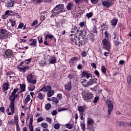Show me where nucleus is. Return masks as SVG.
I'll return each mask as SVG.
<instances>
[{
  "label": "nucleus",
  "instance_id": "obj_16",
  "mask_svg": "<svg viewBox=\"0 0 131 131\" xmlns=\"http://www.w3.org/2000/svg\"><path fill=\"white\" fill-rule=\"evenodd\" d=\"M65 90L68 92H70L72 89V85L71 81L69 82L66 85L64 86Z\"/></svg>",
  "mask_w": 131,
  "mask_h": 131
},
{
  "label": "nucleus",
  "instance_id": "obj_63",
  "mask_svg": "<svg viewBox=\"0 0 131 131\" xmlns=\"http://www.w3.org/2000/svg\"><path fill=\"white\" fill-rule=\"evenodd\" d=\"M57 113H58V112H57V111L55 110V111H53L52 112V114L53 115H56Z\"/></svg>",
  "mask_w": 131,
  "mask_h": 131
},
{
  "label": "nucleus",
  "instance_id": "obj_31",
  "mask_svg": "<svg viewBox=\"0 0 131 131\" xmlns=\"http://www.w3.org/2000/svg\"><path fill=\"white\" fill-rule=\"evenodd\" d=\"M53 95H54V90H50L47 93V97L48 98H51Z\"/></svg>",
  "mask_w": 131,
  "mask_h": 131
},
{
  "label": "nucleus",
  "instance_id": "obj_42",
  "mask_svg": "<svg viewBox=\"0 0 131 131\" xmlns=\"http://www.w3.org/2000/svg\"><path fill=\"white\" fill-rule=\"evenodd\" d=\"M86 16L88 17V18H91V17H93V13L90 12L89 13H87Z\"/></svg>",
  "mask_w": 131,
  "mask_h": 131
},
{
  "label": "nucleus",
  "instance_id": "obj_30",
  "mask_svg": "<svg viewBox=\"0 0 131 131\" xmlns=\"http://www.w3.org/2000/svg\"><path fill=\"white\" fill-rule=\"evenodd\" d=\"M30 101V95H28L26 98L24 100V103L26 105H27V103Z\"/></svg>",
  "mask_w": 131,
  "mask_h": 131
},
{
  "label": "nucleus",
  "instance_id": "obj_6",
  "mask_svg": "<svg viewBox=\"0 0 131 131\" xmlns=\"http://www.w3.org/2000/svg\"><path fill=\"white\" fill-rule=\"evenodd\" d=\"M102 43L103 45L104 48H105L106 51H109L110 49H111V43H110V41L107 39H104L102 40Z\"/></svg>",
  "mask_w": 131,
  "mask_h": 131
},
{
  "label": "nucleus",
  "instance_id": "obj_41",
  "mask_svg": "<svg viewBox=\"0 0 131 131\" xmlns=\"http://www.w3.org/2000/svg\"><path fill=\"white\" fill-rule=\"evenodd\" d=\"M54 128H55V129H59L60 128V124H55L54 125Z\"/></svg>",
  "mask_w": 131,
  "mask_h": 131
},
{
  "label": "nucleus",
  "instance_id": "obj_1",
  "mask_svg": "<svg viewBox=\"0 0 131 131\" xmlns=\"http://www.w3.org/2000/svg\"><path fill=\"white\" fill-rule=\"evenodd\" d=\"M18 91V89H14L11 95L9 97L11 102L9 108H10L12 113L10 112L8 115H13L14 112H15V100L18 98V94H16V92Z\"/></svg>",
  "mask_w": 131,
  "mask_h": 131
},
{
  "label": "nucleus",
  "instance_id": "obj_33",
  "mask_svg": "<svg viewBox=\"0 0 131 131\" xmlns=\"http://www.w3.org/2000/svg\"><path fill=\"white\" fill-rule=\"evenodd\" d=\"M45 108L46 110H51L52 109V105L50 103H47L45 105Z\"/></svg>",
  "mask_w": 131,
  "mask_h": 131
},
{
  "label": "nucleus",
  "instance_id": "obj_36",
  "mask_svg": "<svg viewBox=\"0 0 131 131\" xmlns=\"http://www.w3.org/2000/svg\"><path fill=\"white\" fill-rule=\"evenodd\" d=\"M41 127H43V128H47L49 125H48V123L43 122L42 123H41Z\"/></svg>",
  "mask_w": 131,
  "mask_h": 131
},
{
  "label": "nucleus",
  "instance_id": "obj_60",
  "mask_svg": "<svg viewBox=\"0 0 131 131\" xmlns=\"http://www.w3.org/2000/svg\"><path fill=\"white\" fill-rule=\"evenodd\" d=\"M23 26H24V24H23V23H20V24H19V25H18V28L21 29V28H22V27H23Z\"/></svg>",
  "mask_w": 131,
  "mask_h": 131
},
{
  "label": "nucleus",
  "instance_id": "obj_27",
  "mask_svg": "<svg viewBox=\"0 0 131 131\" xmlns=\"http://www.w3.org/2000/svg\"><path fill=\"white\" fill-rule=\"evenodd\" d=\"M80 126L82 130H85V124L84 123V121L80 122Z\"/></svg>",
  "mask_w": 131,
  "mask_h": 131
},
{
  "label": "nucleus",
  "instance_id": "obj_51",
  "mask_svg": "<svg viewBox=\"0 0 131 131\" xmlns=\"http://www.w3.org/2000/svg\"><path fill=\"white\" fill-rule=\"evenodd\" d=\"M0 111H1L2 113H5V107H4V106H1L0 107Z\"/></svg>",
  "mask_w": 131,
  "mask_h": 131
},
{
  "label": "nucleus",
  "instance_id": "obj_49",
  "mask_svg": "<svg viewBox=\"0 0 131 131\" xmlns=\"http://www.w3.org/2000/svg\"><path fill=\"white\" fill-rule=\"evenodd\" d=\"M37 23H38V21L37 20H34L33 23L32 24V26H35V25H36Z\"/></svg>",
  "mask_w": 131,
  "mask_h": 131
},
{
  "label": "nucleus",
  "instance_id": "obj_50",
  "mask_svg": "<svg viewBox=\"0 0 131 131\" xmlns=\"http://www.w3.org/2000/svg\"><path fill=\"white\" fill-rule=\"evenodd\" d=\"M43 121V118L42 117H39L37 120V122H40L41 121Z\"/></svg>",
  "mask_w": 131,
  "mask_h": 131
},
{
  "label": "nucleus",
  "instance_id": "obj_46",
  "mask_svg": "<svg viewBox=\"0 0 131 131\" xmlns=\"http://www.w3.org/2000/svg\"><path fill=\"white\" fill-rule=\"evenodd\" d=\"M34 1L36 4H40L43 2V0H34Z\"/></svg>",
  "mask_w": 131,
  "mask_h": 131
},
{
  "label": "nucleus",
  "instance_id": "obj_64",
  "mask_svg": "<svg viewBox=\"0 0 131 131\" xmlns=\"http://www.w3.org/2000/svg\"><path fill=\"white\" fill-rule=\"evenodd\" d=\"M47 36L50 39H52L54 37V36L52 35H47Z\"/></svg>",
  "mask_w": 131,
  "mask_h": 131
},
{
  "label": "nucleus",
  "instance_id": "obj_9",
  "mask_svg": "<svg viewBox=\"0 0 131 131\" xmlns=\"http://www.w3.org/2000/svg\"><path fill=\"white\" fill-rule=\"evenodd\" d=\"M27 79L29 83H32L35 84L36 83V80L33 79V76L32 74H29L27 76Z\"/></svg>",
  "mask_w": 131,
  "mask_h": 131
},
{
  "label": "nucleus",
  "instance_id": "obj_40",
  "mask_svg": "<svg viewBox=\"0 0 131 131\" xmlns=\"http://www.w3.org/2000/svg\"><path fill=\"white\" fill-rule=\"evenodd\" d=\"M127 81L129 84H131V76H130V75L128 76Z\"/></svg>",
  "mask_w": 131,
  "mask_h": 131
},
{
  "label": "nucleus",
  "instance_id": "obj_12",
  "mask_svg": "<svg viewBox=\"0 0 131 131\" xmlns=\"http://www.w3.org/2000/svg\"><path fill=\"white\" fill-rule=\"evenodd\" d=\"M52 90V86L50 85H44L39 91V92H46V93Z\"/></svg>",
  "mask_w": 131,
  "mask_h": 131
},
{
  "label": "nucleus",
  "instance_id": "obj_61",
  "mask_svg": "<svg viewBox=\"0 0 131 131\" xmlns=\"http://www.w3.org/2000/svg\"><path fill=\"white\" fill-rule=\"evenodd\" d=\"M46 120L48 121V122H51L52 121V119L51 118L47 117Z\"/></svg>",
  "mask_w": 131,
  "mask_h": 131
},
{
  "label": "nucleus",
  "instance_id": "obj_21",
  "mask_svg": "<svg viewBox=\"0 0 131 131\" xmlns=\"http://www.w3.org/2000/svg\"><path fill=\"white\" fill-rule=\"evenodd\" d=\"M77 60V57H73L70 60V64L71 65H74L75 64L76 61Z\"/></svg>",
  "mask_w": 131,
  "mask_h": 131
},
{
  "label": "nucleus",
  "instance_id": "obj_2",
  "mask_svg": "<svg viewBox=\"0 0 131 131\" xmlns=\"http://www.w3.org/2000/svg\"><path fill=\"white\" fill-rule=\"evenodd\" d=\"M64 12V5H57L52 11V16H57L59 15L60 13Z\"/></svg>",
  "mask_w": 131,
  "mask_h": 131
},
{
  "label": "nucleus",
  "instance_id": "obj_22",
  "mask_svg": "<svg viewBox=\"0 0 131 131\" xmlns=\"http://www.w3.org/2000/svg\"><path fill=\"white\" fill-rule=\"evenodd\" d=\"M46 17H47V12L44 11L41 13L40 19L41 21H43L46 19Z\"/></svg>",
  "mask_w": 131,
  "mask_h": 131
},
{
  "label": "nucleus",
  "instance_id": "obj_13",
  "mask_svg": "<svg viewBox=\"0 0 131 131\" xmlns=\"http://www.w3.org/2000/svg\"><path fill=\"white\" fill-rule=\"evenodd\" d=\"M23 63L21 62V64L19 65V66H21V67H19V69H20V71H21L22 72H26L28 69H29V66H22V64Z\"/></svg>",
  "mask_w": 131,
  "mask_h": 131
},
{
  "label": "nucleus",
  "instance_id": "obj_3",
  "mask_svg": "<svg viewBox=\"0 0 131 131\" xmlns=\"http://www.w3.org/2000/svg\"><path fill=\"white\" fill-rule=\"evenodd\" d=\"M95 121L91 118H89L87 120V129L90 131H95Z\"/></svg>",
  "mask_w": 131,
  "mask_h": 131
},
{
  "label": "nucleus",
  "instance_id": "obj_58",
  "mask_svg": "<svg viewBox=\"0 0 131 131\" xmlns=\"http://www.w3.org/2000/svg\"><path fill=\"white\" fill-rule=\"evenodd\" d=\"M81 56L82 57H85L86 56V52H85V51L82 52L81 54Z\"/></svg>",
  "mask_w": 131,
  "mask_h": 131
},
{
  "label": "nucleus",
  "instance_id": "obj_24",
  "mask_svg": "<svg viewBox=\"0 0 131 131\" xmlns=\"http://www.w3.org/2000/svg\"><path fill=\"white\" fill-rule=\"evenodd\" d=\"M78 110L79 112V114H83V113L84 112V107L82 106H79L78 107Z\"/></svg>",
  "mask_w": 131,
  "mask_h": 131
},
{
  "label": "nucleus",
  "instance_id": "obj_38",
  "mask_svg": "<svg viewBox=\"0 0 131 131\" xmlns=\"http://www.w3.org/2000/svg\"><path fill=\"white\" fill-rule=\"evenodd\" d=\"M73 6V4H72V3H70L67 6V9L69 10H71V7H72Z\"/></svg>",
  "mask_w": 131,
  "mask_h": 131
},
{
  "label": "nucleus",
  "instance_id": "obj_59",
  "mask_svg": "<svg viewBox=\"0 0 131 131\" xmlns=\"http://www.w3.org/2000/svg\"><path fill=\"white\" fill-rule=\"evenodd\" d=\"M2 19H7V18H8V16L6 14H5L2 16Z\"/></svg>",
  "mask_w": 131,
  "mask_h": 131
},
{
  "label": "nucleus",
  "instance_id": "obj_15",
  "mask_svg": "<svg viewBox=\"0 0 131 131\" xmlns=\"http://www.w3.org/2000/svg\"><path fill=\"white\" fill-rule=\"evenodd\" d=\"M14 4H15V1L8 0L6 3V7H7V8H12L14 7Z\"/></svg>",
  "mask_w": 131,
  "mask_h": 131
},
{
  "label": "nucleus",
  "instance_id": "obj_4",
  "mask_svg": "<svg viewBox=\"0 0 131 131\" xmlns=\"http://www.w3.org/2000/svg\"><path fill=\"white\" fill-rule=\"evenodd\" d=\"M10 36H11V33H10L7 30L4 29L0 30V39H3L4 37L10 38Z\"/></svg>",
  "mask_w": 131,
  "mask_h": 131
},
{
  "label": "nucleus",
  "instance_id": "obj_11",
  "mask_svg": "<svg viewBox=\"0 0 131 131\" xmlns=\"http://www.w3.org/2000/svg\"><path fill=\"white\" fill-rule=\"evenodd\" d=\"M20 91L19 92H18L17 93V92H18V91H19V89L18 88H16L14 89V90H18L17 91V92L15 93L16 95H18V96H19V94H20V93H23V92H25V91H26V85L25 84H20Z\"/></svg>",
  "mask_w": 131,
  "mask_h": 131
},
{
  "label": "nucleus",
  "instance_id": "obj_39",
  "mask_svg": "<svg viewBox=\"0 0 131 131\" xmlns=\"http://www.w3.org/2000/svg\"><path fill=\"white\" fill-rule=\"evenodd\" d=\"M75 45L77 46H78V47H80L81 46H82V42L81 41H78L77 42H75Z\"/></svg>",
  "mask_w": 131,
  "mask_h": 131
},
{
  "label": "nucleus",
  "instance_id": "obj_23",
  "mask_svg": "<svg viewBox=\"0 0 131 131\" xmlns=\"http://www.w3.org/2000/svg\"><path fill=\"white\" fill-rule=\"evenodd\" d=\"M95 80H97V79L92 78L89 80V81L87 82L88 88L90 86V85H92L94 82H95Z\"/></svg>",
  "mask_w": 131,
  "mask_h": 131
},
{
  "label": "nucleus",
  "instance_id": "obj_34",
  "mask_svg": "<svg viewBox=\"0 0 131 131\" xmlns=\"http://www.w3.org/2000/svg\"><path fill=\"white\" fill-rule=\"evenodd\" d=\"M57 62V59L56 57H53L49 60L50 64H55Z\"/></svg>",
  "mask_w": 131,
  "mask_h": 131
},
{
  "label": "nucleus",
  "instance_id": "obj_19",
  "mask_svg": "<svg viewBox=\"0 0 131 131\" xmlns=\"http://www.w3.org/2000/svg\"><path fill=\"white\" fill-rule=\"evenodd\" d=\"M9 90V83L6 82L4 83L3 85V92H6Z\"/></svg>",
  "mask_w": 131,
  "mask_h": 131
},
{
  "label": "nucleus",
  "instance_id": "obj_7",
  "mask_svg": "<svg viewBox=\"0 0 131 131\" xmlns=\"http://www.w3.org/2000/svg\"><path fill=\"white\" fill-rule=\"evenodd\" d=\"M102 5L104 7H111L114 3V0H104L102 1Z\"/></svg>",
  "mask_w": 131,
  "mask_h": 131
},
{
  "label": "nucleus",
  "instance_id": "obj_5",
  "mask_svg": "<svg viewBox=\"0 0 131 131\" xmlns=\"http://www.w3.org/2000/svg\"><path fill=\"white\" fill-rule=\"evenodd\" d=\"M106 104L108 108L107 113L110 115L111 112L113 111V102L110 100H108L106 101Z\"/></svg>",
  "mask_w": 131,
  "mask_h": 131
},
{
  "label": "nucleus",
  "instance_id": "obj_57",
  "mask_svg": "<svg viewBox=\"0 0 131 131\" xmlns=\"http://www.w3.org/2000/svg\"><path fill=\"white\" fill-rule=\"evenodd\" d=\"M91 65L92 67H93V68H94L95 69H96V68H97V67H96V63H92Z\"/></svg>",
  "mask_w": 131,
  "mask_h": 131
},
{
  "label": "nucleus",
  "instance_id": "obj_53",
  "mask_svg": "<svg viewBox=\"0 0 131 131\" xmlns=\"http://www.w3.org/2000/svg\"><path fill=\"white\" fill-rule=\"evenodd\" d=\"M99 101V98L98 97H95L94 100V103H97Z\"/></svg>",
  "mask_w": 131,
  "mask_h": 131
},
{
  "label": "nucleus",
  "instance_id": "obj_8",
  "mask_svg": "<svg viewBox=\"0 0 131 131\" xmlns=\"http://www.w3.org/2000/svg\"><path fill=\"white\" fill-rule=\"evenodd\" d=\"M82 98L84 101H88V100H91L93 98V93H83Z\"/></svg>",
  "mask_w": 131,
  "mask_h": 131
},
{
  "label": "nucleus",
  "instance_id": "obj_48",
  "mask_svg": "<svg viewBox=\"0 0 131 131\" xmlns=\"http://www.w3.org/2000/svg\"><path fill=\"white\" fill-rule=\"evenodd\" d=\"M57 98L58 100L62 99V94H57Z\"/></svg>",
  "mask_w": 131,
  "mask_h": 131
},
{
  "label": "nucleus",
  "instance_id": "obj_56",
  "mask_svg": "<svg viewBox=\"0 0 131 131\" xmlns=\"http://www.w3.org/2000/svg\"><path fill=\"white\" fill-rule=\"evenodd\" d=\"M30 61H31V58H29L25 60V63H27V64H28L29 63H30Z\"/></svg>",
  "mask_w": 131,
  "mask_h": 131
},
{
  "label": "nucleus",
  "instance_id": "obj_37",
  "mask_svg": "<svg viewBox=\"0 0 131 131\" xmlns=\"http://www.w3.org/2000/svg\"><path fill=\"white\" fill-rule=\"evenodd\" d=\"M52 101L55 103V104H58L59 103V100L56 97H52Z\"/></svg>",
  "mask_w": 131,
  "mask_h": 131
},
{
  "label": "nucleus",
  "instance_id": "obj_20",
  "mask_svg": "<svg viewBox=\"0 0 131 131\" xmlns=\"http://www.w3.org/2000/svg\"><path fill=\"white\" fill-rule=\"evenodd\" d=\"M33 122V119L32 118H31L30 119V123H29L30 131H34L33 126H32Z\"/></svg>",
  "mask_w": 131,
  "mask_h": 131
},
{
  "label": "nucleus",
  "instance_id": "obj_45",
  "mask_svg": "<svg viewBox=\"0 0 131 131\" xmlns=\"http://www.w3.org/2000/svg\"><path fill=\"white\" fill-rule=\"evenodd\" d=\"M34 89H35V86L28 88V90L29 91H30V92H32L33 91H34Z\"/></svg>",
  "mask_w": 131,
  "mask_h": 131
},
{
  "label": "nucleus",
  "instance_id": "obj_14",
  "mask_svg": "<svg viewBox=\"0 0 131 131\" xmlns=\"http://www.w3.org/2000/svg\"><path fill=\"white\" fill-rule=\"evenodd\" d=\"M36 43H37V40L36 39H31L29 40V45L32 47H36Z\"/></svg>",
  "mask_w": 131,
  "mask_h": 131
},
{
  "label": "nucleus",
  "instance_id": "obj_44",
  "mask_svg": "<svg viewBox=\"0 0 131 131\" xmlns=\"http://www.w3.org/2000/svg\"><path fill=\"white\" fill-rule=\"evenodd\" d=\"M76 4H80L81 3H83V0H74Z\"/></svg>",
  "mask_w": 131,
  "mask_h": 131
},
{
  "label": "nucleus",
  "instance_id": "obj_28",
  "mask_svg": "<svg viewBox=\"0 0 131 131\" xmlns=\"http://www.w3.org/2000/svg\"><path fill=\"white\" fill-rule=\"evenodd\" d=\"M65 126L68 129H72L73 128V124L68 123L65 125Z\"/></svg>",
  "mask_w": 131,
  "mask_h": 131
},
{
  "label": "nucleus",
  "instance_id": "obj_62",
  "mask_svg": "<svg viewBox=\"0 0 131 131\" xmlns=\"http://www.w3.org/2000/svg\"><path fill=\"white\" fill-rule=\"evenodd\" d=\"M9 124H14V121L13 120H9L8 121Z\"/></svg>",
  "mask_w": 131,
  "mask_h": 131
},
{
  "label": "nucleus",
  "instance_id": "obj_18",
  "mask_svg": "<svg viewBox=\"0 0 131 131\" xmlns=\"http://www.w3.org/2000/svg\"><path fill=\"white\" fill-rule=\"evenodd\" d=\"M91 76L92 74H91V73H88L87 72L83 71L82 73V77H86L88 79H89L90 77H91Z\"/></svg>",
  "mask_w": 131,
  "mask_h": 131
},
{
  "label": "nucleus",
  "instance_id": "obj_25",
  "mask_svg": "<svg viewBox=\"0 0 131 131\" xmlns=\"http://www.w3.org/2000/svg\"><path fill=\"white\" fill-rule=\"evenodd\" d=\"M81 83L84 88H88V82L86 81V79H83L82 80Z\"/></svg>",
  "mask_w": 131,
  "mask_h": 131
},
{
  "label": "nucleus",
  "instance_id": "obj_55",
  "mask_svg": "<svg viewBox=\"0 0 131 131\" xmlns=\"http://www.w3.org/2000/svg\"><path fill=\"white\" fill-rule=\"evenodd\" d=\"M104 35H105L106 38H108V37H109V34H108V32L105 31L104 32Z\"/></svg>",
  "mask_w": 131,
  "mask_h": 131
},
{
  "label": "nucleus",
  "instance_id": "obj_32",
  "mask_svg": "<svg viewBox=\"0 0 131 131\" xmlns=\"http://www.w3.org/2000/svg\"><path fill=\"white\" fill-rule=\"evenodd\" d=\"M38 99L39 100H43L45 99V95H43L42 93H39L38 94Z\"/></svg>",
  "mask_w": 131,
  "mask_h": 131
},
{
  "label": "nucleus",
  "instance_id": "obj_10",
  "mask_svg": "<svg viewBox=\"0 0 131 131\" xmlns=\"http://www.w3.org/2000/svg\"><path fill=\"white\" fill-rule=\"evenodd\" d=\"M13 55V51L10 49H8L6 51L5 54L4 55L5 59H9Z\"/></svg>",
  "mask_w": 131,
  "mask_h": 131
},
{
  "label": "nucleus",
  "instance_id": "obj_17",
  "mask_svg": "<svg viewBox=\"0 0 131 131\" xmlns=\"http://www.w3.org/2000/svg\"><path fill=\"white\" fill-rule=\"evenodd\" d=\"M117 124H118L119 126H122V127H125V126H128V125H129L128 123L126 122H122V121H118Z\"/></svg>",
  "mask_w": 131,
  "mask_h": 131
},
{
  "label": "nucleus",
  "instance_id": "obj_43",
  "mask_svg": "<svg viewBox=\"0 0 131 131\" xmlns=\"http://www.w3.org/2000/svg\"><path fill=\"white\" fill-rule=\"evenodd\" d=\"M101 71L102 73H106V68H105V66H102L101 67Z\"/></svg>",
  "mask_w": 131,
  "mask_h": 131
},
{
  "label": "nucleus",
  "instance_id": "obj_52",
  "mask_svg": "<svg viewBox=\"0 0 131 131\" xmlns=\"http://www.w3.org/2000/svg\"><path fill=\"white\" fill-rule=\"evenodd\" d=\"M103 27H104L102 29L103 30H107V29H108V28L107 27V26H106V24H103Z\"/></svg>",
  "mask_w": 131,
  "mask_h": 131
},
{
  "label": "nucleus",
  "instance_id": "obj_54",
  "mask_svg": "<svg viewBox=\"0 0 131 131\" xmlns=\"http://www.w3.org/2000/svg\"><path fill=\"white\" fill-rule=\"evenodd\" d=\"M92 32H94V33H97V29L96 28V26H94L93 30Z\"/></svg>",
  "mask_w": 131,
  "mask_h": 131
},
{
  "label": "nucleus",
  "instance_id": "obj_26",
  "mask_svg": "<svg viewBox=\"0 0 131 131\" xmlns=\"http://www.w3.org/2000/svg\"><path fill=\"white\" fill-rule=\"evenodd\" d=\"M117 19L116 18H114L111 21V24L113 26H116L117 25Z\"/></svg>",
  "mask_w": 131,
  "mask_h": 131
},
{
  "label": "nucleus",
  "instance_id": "obj_47",
  "mask_svg": "<svg viewBox=\"0 0 131 131\" xmlns=\"http://www.w3.org/2000/svg\"><path fill=\"white\" fill-rule=\"evenodd\" d=\"M94 73H95V75H96V76H97V77H100V73H99V72L97 70H95L94 72Z\"/></svg>",
  "mask_w": 131,
  "mask_h": 131
},
{
  "label": "nucleus",
  "instance_id": "obj_29",
  "mask_svg": "<svg viewBox=\"0 0 131 131\" xmlns=\"http://www.w3.org/2000/svg\"><path fill=\"white\" fill-rule=\"evenodd\" d=\"M8 24H11V26H12V27H15V25H16V21L12 20V19H9L8 21Z\"/></svg>",
  "mask_w": 131,
  "mask_h": 131
},
{
  "label": "nucleus",
  "instance_id": "obj_35",
  "mask_svg": "<svg viewBox=\"0 0 131 131\" xmlns=\"http://www.w3.org/2000/svg\"><path fill=\"white\" fill-rule=\"evenodd\" d=\"M5 14L7 17H10V16H12L13 15V11L11 10H7L6 11Z\"/></svg>",
  "mask_w": 131,
  "mask_h": 131
}]
</instances>
